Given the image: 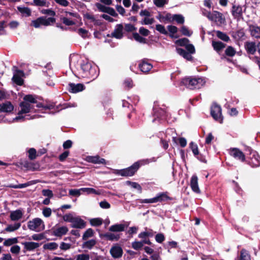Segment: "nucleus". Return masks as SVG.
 Wrapping results in <instances>:
<instances>
[{"label":"nucleus","instance_id":"f257e3e1","mask_svg":"<svg viewBox=\"0 0 260 260\" xmlns=\"http://www.w3.org/2000/svg\"><path fill=\"white\" fill-rule=\"evenodd\" d=\"M148 163V160H140L134 162L127 168L116 170V174L123 177H131L136 174L141 166Z\"/></svg>","mask_w":260,"mask_h":260},{"label":"nucleus","instance_id":"f03ea898","mask_svg":"<svg viewBox=\"0 0 260 260\" xmlns=\"http://www.w3.org/2000/svg\"><path fill=\"white\" fill-rule=\"evenodd\" d=\"M181 83L190 89H199L203 86L205 81L201 78L186 77L182 79Z\"/></svg>","mask_w":260,"mask_h":260},{"label":"nucleus","instance_id":"7ed1b4c3","mask_svg":"<svg viewBox=\"0 0 260 260\" xmlns=\"http://www.w3.org/2000/svg\"><path fill=\"white\" fill-rule=\"evenodd\" d=\"M82 76L83 78L94 79L98 76L96 68L89 62H84L81 64Z\"/></svg>","mask_w":260,"mask_h":260},{"label":"nucleus","instance_id":"20e7f679","mask_svg":"<svg viewBox=\"0 0 260 260\" xmlns=\"http://www.w3.org/2000/svg\"><path fill=\"white\" fill-rule=\"evenodd\" d=\"M19 107H20L21 110L18 112V114L19 115L18 116H16L14 119L16 121H18L19 120H22V121H24L25 119H29L30 118L28 117L29 115H26V116H27V117L26 118L25 117L21 116L20 115L22 114L28 113L34 111H36L34 105L29 104L24 101L20 103Z\"/></svg>","mask_w":260,"mask_h":260},{"label":"nucleus","instance_id":"39448f33","mask_svg":"<svg viewBox=\"0 0 260 260\" xmlns=\"http://www.w3.org/2000/svg\"><path fill=\"white\" fill-rule=\"evenodd\" d=\"M249 152V156L246 158L245 162L251 167L256 168L260 166V156L256 151L248 147L246 149Z\"/></svg>","mask_w":260,"mask_h":260},{"label":"nucleus","instance_id":"423d86ee","mask_svg":"<svg viewBox=\"0 0 260 260\" xmlns=\"http://www.w3.org/2000/svg\"><path fill=\"white\" fill-rule=\"evenodd\" d=\"M56 19L54 17L47 18L46 16H41L36 20H32L30 25L35 28H39L41 25L47 26L51 25V23L55 22Z\"/></svg>","mask_w":260,"mask_h":260},{"label":"nucleus","instance_id":"0eeeda50","mask_svg":"<svg viewBox=\"0 0 260 260\" xmlns=\"http://www.w3.org/2000/svg\"><path fill=\"white\" fill-rule=\"evenodd\" d=\"M210 114L213 119L220 123L223 122V116L221 114L220 106L215 103L211 107Z\"/></svg>","mask_w":260,"mask_h":260},{"label":"nucleus","instance_id":"6e6552de","mask_svg":"<svg viewBox=\"0 0 260 260\" xmlns=\"http://www.w3.org/2000/svg\"><path fill=\"white\" fill-rule=\"evenodd\" d=\"M229 154L234 158L241 162L246 161L245 154L238 148H231L229 149Z\"/></svg>","mask_w":260,"mask_h":260},{"label":"nucleus","instance_id":"1a4fd4ad","mask_svg":"<svg viewBox=\"0 0 260 260\" xmlns=\"http://www.w3.org/2000/svg\"><path fill=\"white\" fill-rule=\"evenodd\" d=\"M85 86L83 84L74 83H69L68 85L67 89L69 92L73 93H76L84 90Z\"/></svg>","mask_w":260,"mask_h":260},{"label":"nucleus","instance_id":"9d476101","mask_svg":"<svg viewBox=\"0 0 260 260\" xmlns=\"http://www.w3.org/2000/svg\"><path fill=\"white\" fill-rule=\"evenodd\" d=\"M123 25L122 24H118L116 25L113 32H112L111 35H107V37H113L117 39H121L123 37Z\"/></svg>","mask_w":260,"mask_h":260},{"label":"nucleus","instance_id":"9b49d317","mask_svg":"<svg viewBox=\"0 0 260 260\" xmlns=\"http://www.w3.org/2000/svg\"><path fill=\"white\" fill-rule=\"evenodd\" d=\"M95 5L100 11L108 13L113 17H117L118 16L117 13L113 8L106 7L100 3H96Z\"/></svg>","mask_w":260,"mask_h":260},{"label":"nucleus","instance_id":"f8f14e48","mask_svg":"<svg viewBox=\"0 0 260 260\" xmlns=\"http://www.w3.org/2000/svg\"><path fill=\"white\" fill-rule=\"evenodd\" d=\"M231 13L234 18L237 20L243 19L242 8L240 5H233Z\"/></svg>","mask_w":260,"mask_h":260},{"label":"nucleus","instance_id":"ddd939ff","mask_svg":"<svg viewBox=\"0 0 260 260\" xmlns=\"http://www.w3.org/2000/svg\"><path fill=\"white\" fill-rule=\"evenodd\" d=\"M24 75V73L22 70H16L13 76L12 81L17 85L21 86L24 83V80L22 78Z\"/></svg>","mask_w":260,"mask_h":260},{"label":"nucleus","instance_id":"4468645a","mask_svg":"<svg viewBox=\"0 0 260 260\" xmlns=\"http://www.w3.org/2000/svg\"><path fill=\"white\" fill-rule=\"evenodd\" d=\"M257 46L254 42L247 41L244 43V48L248 54L253 55L257 50Z\"/></svg>","mask_w":260,"mask_h":260},{"label":"nucleus","instance_id":"2eb2a0df","mask_svg":"<svg viewBox=\"0 0 260 260\" xmlns=\"http://www.w3.org/2000/svg\"><path fill=\"white\" fill-rule=\"evenodd\" d=\"M43 223V220L41 219L36 218L28 222L27 226L30 230L38 231L37 229Z\"/></svg>","mask_w":260,"mask_h":260},{"label":"nucleus","instance_id":"dca6fc26","mask_svg":"<svg viewBox=\"0 0 260 260\" xmlns=\"http://www.w3.org/2000/svg\"><path fill=\"white\" fill-rule=\"evenodd\" d=\"M152 67V64L148 62L146 59H142L139 64V68L140 71L144 73H148Z\"/></svg>","mask_w":260,"mask_h":260},{"label":"nucleus","instance_id":"f3484780","mask_svg":"<svg viewBox=\"0 0 260 260\" xmlns=\"http://www.w3.org/2000/svg\"><path fill=\"white\" fill-rule=\"evenodd\" d=\"M86 226V222L80 217H75L71 226L75 229H83Z\"/></svg>","mask_w":260,"mask_h":260},{"label":"nucleus","instance_id":"a211bd4d","mask_svg":"<svg viewBox=\"0 0 260 260\" xmlns=\"http://www.w3.org/2000/svg\"><path fill=\"white\" fill-rule=\"evenodd\" d=\"M190 186L192 190L196 193H200L201 190L198 185V178L196 175L192 176L190 179Z\"/></svg>","mask_w":260,"mask_h":260},{"label":"nucleus","instance_id":"6ab92c4d","mask_svg":"<svg viewBox=\"0 0 260 260\" xmlns=\"http://www.w3.org/2000/svg\"><path fill=\"white\" fill-rule=\"evenodd\" d=\"M110 252L112 257L115 258L121 257L123 254L122 249L118 245L113 246L111 248Z\"/></svg>","mask_w":260,"mask_h":260},{"label":"nucleus","instance_id":"aec40b11","mask_svg":"<svg viewBox=\"0 0 260 260\" xmlns=\"http://www.w3.org/2000/svg\"><path fill=\"white\" fill-rule=\"evenodd\" d=\"M86 160L91 163L103 164H106V160L103 158H101L99 155L96 156H88L86 157Z\"/></svg>","mask_w":260,"mask_h":260},{"label":"nucleus","instance_id":"412c9836","mask_svg":"<svg viewBox=\"0 0 260 260\" xmlns=\"http://www.w3.org/2000/svg\"><path fill=\"white\" fill-rule=\"evenodd\" d=\"M249 31L251 37L256 39L260 38V27L254 25H249Z\"/></svg>","mask_w":260,"mask_h":260},{"label":"nucleus","instance_id":"4be33fe9","mask_svg":"<svg viewBox=\"0 0 260 260\" xmlns=\"http://www.w3.org/2000/svg\"><path fill=\"white\" fill-rule=\"evenodd\" d=\"M14 109V106L10 102H6L0 104V112H11Z\"/></svg>","mask_w":260,"mask_h":260},{"label":"nucleus","instance_id":"5701e85b","mask_svg":"<svg viewBox=\"0 0 260 260\" xmlns=\"http://www.w3.org/2000/svg\"><path fill=\"white\" fill-rule=\"evenodd\" d=\"M38 182H39V181L38 180H31L30 181H28L25 183L19 184L18 185L10 184L8 186V187L11 188H15V189L22 188L26 187L31 185L32 184H36Z\"/></svg>","mask_w":260,"mask_h":260},{"label":"nucleus","instance_id":"b1692460","mask_svg":"<svg viewBox=\"0 0 260 260\" xmlns=\"http://www.w3.org/2000/svg\"><path fill=\"white\" fill-rule=\"evenodd\" d=\"M226 45L221 41H212V46L214 50L217 53H219L223 48L226 47Z\"/></svg>","mask_w":260,"mask_h":260},{"label":"nucleus","instance_id":"393cba45","mask_svg":"<svg viewBox=\"0 0 260 260\" xmlns=\"http://www.w3.org/2000/svg\"><path fill=\"white\" fill-rule=\"evenodd\" d=\"M68 231V228L67 226H63L53 230V235L56 237H61L66 235Z\"/></svg>","mask_w":260,"mask_h":260},{"label":"nucleus","instance_id":"a878e982","mask_svg":"<svg viewBox=\"0 0 260 260\" xmlns=\"http://www.w3.org/2000/svg\"><path fill=\"white\" fill-rule=\"evenodd\" d=\"M35 104H36V107L38 108H43L44 109L47 110H51V109H54V110H56L57 111H59L60 109H59L58 107H56V109H55V104L54 103L49 104H46L44 105L42 103L38 102L37 101V103H35Z\"/></svg>","mask_w":260,"mask_h":260},{"label":"nucleus","instance_id":"bb28decb","mask_svg":"<svg viewBox=\"0 0 260 260\" xmlns=\"http://www.w3.org/2000/svg\"><path fill=\"white\" fill-rule=\"evenodd\" d=\"M22 244L24 245V249L27 251L34 250L40 246L39 243L34 242H25Z\"/></svg>","mask_w":260,"mask_h":260},{"label":"nucleus","instance_id":"cd10ccee","mask_svg":"<svg viewBox=\"0 0 260 260\" xmlns=\"http://www.w3.org/2000/svg\"><path fill=\"white\" fill-rule=\"evenodd\" d=\"M126 226L124 224H115L111 225L109 230L112 232H120L125 230Z\"/></svg>","mask_w":260,"mask_h":260},{"label":"nucleus","instance_id":"c85d7f7f","mask_svg":"<svg viewBox=\"0 0 260 260\" xmlns=\"http://www.w3.org/2000/svg\"><path fill=\"white\" fill-rule=\"evenodd\" d=\"M105 237L107 240L113 241H117L120 239L119 235H115L113 233H107L103 235H100V237Z\"/></svg>","mask_w":260,"mask_h":260},{"label":"nucleus","instance_id":"c756f323","mask_svg":"<svg viewBox=\"0 0 260 260\" xmlns=\"http://www.w3.org/2000/svg\"><path fill=\"white\" fill-rule=\"evenodd\" d=\"M156 199V202H162L164 201H166L167 200H171L172 199L168 196V192H161L158 194L155 197Z\"/></svg>","mask_w":260,"mask_h":260},{"label":"nucleus","instance_id":"7c9ffc66","mask_svg":"<svg viewBox=\"0 0 260 260\" xmlns=\"http://www.w3.org/2000/svg\"><path fill=\"white\" fill-rule=\"evenodd\" d=\"M23 99V101L32 105L37 103V96L36 95L27 94L24 96Z\"/></svg>","mask_w":260,"mask_h":260},{"label":"nucleus","instance_id":"2f4dec72","mask_svg":"<svg viewBox=\"0 0 260 260\" xmlns=\"http://www.w3.org/2000/svg\"><path fill=\"white\" fill-rule=\"evenodd\" d=\"M23 213L20 210H16L12 211L10 214V218L13 221L20 219L22 216Z\"/></svg>","mask_w":260,"mask_h":260},{"label":"nucleus","instance_id":"473e14b6","mask_svg":"<svg viewBox=\"0 0 260 260\" xmlns=\"http://www.w3.org/2000/svg\"><path fill=\"white\" fill-rule=\"evenodd\" d=\"M215 32L217 38L222 41L225 42H229L230 41L229 36L226 33L220 30H217Z\"/></svg>","mask_w":260,"mask_h":260},{"label":"nucleus","instance_id":"72a5a7b5","mask_svg":"<svg viewBox=\"0 0 260 260\" xmlns=\"http://www.w3.org/2000/svg\"><path fill=\"white\" fill-rule=\"evenodd\" d=\"M20 164L21 167L25 169L26 170L34 171L35 170L34 167V166L35 165L34 164L31 162H29L28 160L22 161Z\"/></svg>","mask_w":260,"mask_h":260},{"label":"nucleus","instance_id":"f704fd0d","mask_svg":"<svg viewBox=\"0 0 260 260\" xmlns=\"http://www.w3.org/2000/svg\"><path fill=\"white\" fill-rule=\"evenodd\" d=\"M17 10L25 17H29L31 15V10L28 7H17Z\"/></svg>","mask_w":260,"mask_h":260},{"label":"nucleus","instance_id":"c9c22d12","mask_svg":"<svg viewBox=\"0 0 260 260\" xmlns=\"http://www.w3.org/2000/svg\"><path fill=\"white\" fill-rule=\"evenodd\" d=\"M236 50L232 46H228L224 51V54L228 57H232L235 55Z\"/></svg>","mask_w":260,"mask_h":260},{"label":"nucleus","instance_id":"e433bc0d","mask_svg":"<svg viewBox=\"0 0 260 260\" xmlns=\"http://www.w3.org/2000/svg\"><path fill=\"white\" fill-rule=\"evenodd\" d=\"M167 28L169 30V31L170 32V34L168 35L169 36V37L171 38H177L178 37V36H174V34H176L177 31H178V28L176 26H174V25H168L167 26Z\"/></svg>","mask_w":260,"mask_h":260},{"label":"nucleus","instance_id":"4c0bfd02","mask_svg":"<svg viewBox=\"0 0 260 260\" xmlns=\"http://www.w3.org/2000/svg\"><path fill=\"white\" fill-rule=\"evenodd\" d=\"M239 260H251L250 255L248 251L244 249H242L240 251Z\"/></svg>","mask_w":260,"mask_h":260},{"label":"nucleus","instance_id":"58836bf2","mask_svg":"<svg viewBox=\"0 0 260 260\" xmlns=\"http://www.w3.org/2000/svg\"><path fill=\"white\" fill-rule=\"evenodd\" d=\"M103 220L101 218H94L89 220L90 224L93 226H99L103 223Z\"/></svg>","mask_w":260,"mask_h":260},{"label":"nucleus","instance_id":"ea45409f","mask_svg":"<svg viewBox=\"0 0 260 260\" xmlns=\"http://www.w3.org/2000/svg\"><path fill=\"white\" fill-rule=\"evenodd\" d=\"M18 242L17 238H12L6 239L3 243L5 246H10Z\"/></svg>","mask_w":260,"mask_h":260},{"label":"nucleus","instance_id":"a19ab883","mask_svg":"<svg viewBox=\"0 0 260 260\" xmlns=\"http://www.w3.org/2000/svg\"><path fill=\"white\" fill-rule=\"evenodd\" d=\"M96 242L95 240L91 239L84 242L82 245V247L91 249L96 244Z\"/></svg>","mask_w":260,"mask_h":260},{"label":"nucleus","instance_id":"79ce46f5","mask_svg":"<svg viewBox=\"0 0 260 260\" xmlns=\"http://www.w3.org/2000/svg\"><path fill=\"white\" fill-rule=\"evenodd\" d=\"M80 190H82L83 192H86L87 194L100 195L101 193L100 190H95L93 188H80Z\"/></svg>","mask_w":260,"mask_h":260},{"label":"nucleus","instance_id":"37998d69","mask_svg":"<svg viewBox=\"0 0 260 260\" xmlns=\"http://www.w3.org/2000/svg\"><path fill=\"white\" fill-rule=\"evenodd\" d=\"M189 42V40L186 38H181L176 40L175 43L179 46L185 47Z\"/></svg>","mask_w":260,"mask_h":260},{"label":"nucleus","instance_id":"c03bdc74","mask_svg":"<svg viewBox=\"0 0 260 260\" xmlns=\"http://www.w3.org/2000/svg\"><path fill=\"white\" fill-rule=\"evenodd\" d=\"M213 14L215 18L217 19L220 23L222 24L225 22V18L223 17V14L217 11H214L213 12Z\"/></svg>","mask_w":260,"mask_h":260},{"label":"nucleus","instance_id":"a18cd8bd","mask_svg":"<svg viewBox=\"0 0 260 260\" xmlns=\"http://www.w3.org/2000/svg\"><path fill=\"white\" fill-rule=\"evenodd\" d=\"M20 226V223H16L14 225L10 224L5 229V231L8 232H14L18 230Z\"/></svg>","mask_w":260,"mask_h":260},{"label":"nucleus","instance_id":"49530a36","mask_svg":"<svg viewBox=\"0 0 260 260\" xmlns=\"http://www.w3.org/2000/svg\"><path fill=\"white\" fill-rule=\"evenodd\" d=\"M172 20H175L178 24H183L184 22V18L181 14H174L172 17Z\"/></svg>","mask_w":260,"mask_h":260},{"label":"nucleus","instance_id":"de8ad7c7","mask_svg":"<svg viewBox=\"0 0 260 260\" xmlns=\"http://www.w3.org/2000/svg\"><path fill=\"white\" fill-rule=\"evenodd\" d=\"M58 247V244L55 242H51L44 245L43 248L45 249H49L51 250H55Z\"/></svg>","mask_w":260,"mask_h":260},{"label":"nucleus","instance_id":"09e8293b","mask_svg":"<svg viewBox=\"0 0 260 260\" xmlns=\"http://www.w3.org/2000/svg\"><path fill=\"white\" fill-rule=\"evenodd\" d=\"M93 230L91 228H89L83 234V235L82 236V239L83 240H86L88 238L92 237V236H93Z\"/></svg>","mask_w":260,"mask_h":260},{"label":"nucleus","instance_id":"8fccbe9b","mask_svg":"<svg viewBox=\"0 0 260 260\" xmlns=\"http://www.w3.org/2000/svg\"><path fill=\"white\" fill-rule=\"evenodd\" d=\"M133 36L134 39L141 43L145 44L146 43V40L145 38H143L139 35V34L137 32H134L133 34Z\"/></svg>","mask_w":260,"mask_h":260},{"label":"nucleus","instance_id":"3c124183","mask_svg":"<svg viewBox=\"0 0 260 260\" xmlns=\"http://www.w3.org/2000/svg\"><path fill=\"white\" fill-rule=\"evenodd\" d=\"M28 158L30 160H34L36 158L37 153L36 150L34 148H31L28 150Z\"/></svg>","mask_w":260,"mask_h":260},{"label":"nucleus","instance_id":"603ef678","mask_svg":"<svg viewBox=\"0 0 260 260\" xmlns=\"http://www.w3.org/2000/svg\"><path fill=\"white\" fill-rule=\"evenodd\" d=\"M60 20L62 22L67 26H71L75 24V22L67 17H61L60 18Z\"/></svg>","mask_w":260,"mask_h":260},{"label":"nucleus","instance_id":"864d4df0","mask_svg":"<svg viewBox=\"0 0 260 260\" xmlns=\"http://www.w3.org/2000/svg\"><path fill=\"white\" fill-rule=\"evenodd\" d=\"M189 147L191 149L194 156H197V155H199V151L198 150V146L196 144L193 142H190L189 143Z\"/></svg>","mask_w":260,"mask_h":260},{"label":"nucleus","instance_id":"5fc2aeb1","mask_svg":"<svg viewBox=\"0 0 260 260\" xmlns=\"http://www.w3.org/2000/svg\"><path fill=\"white\" fill-rule=\"evenodd\" d=\"M155 28L157 31L163 35H168V32L166 30L165 26L161 24H156Z\"/></svg>","mask_w":260,"mask_h":260},{"label":"nucleus","instance_id":"6e6d98bb","mask_svg":"<svg viewBox=\"0 0 260 260\" xmlns=\"http://www.w3.org/2000/svg\"><path fill=\"white\" fill-rule=\"evenodd\" d=\"M126 184L128 185H131L132 187L137 189L139 190H142V187L141 185L137 182H132L131 181H127Z\"/></svg>","mask_w":260,"mask_h":260},{"label":"nucleus","instance_id":"4d7b16f0","mask_svg":"<svg viewBox=\"0 0 260 260\" xmlns=\"http://www.w3.org/2000/svg\"><path fill=\"white\" fill-rule=\"evenodd\" d=\"M132 248L136 250H139L143 246V243L141 241H134L132 244Z\"/></svg>","mask_w":260,"mask_h":260},{"label":"nucleus","instance_id":"13d9d810","mask_svg":"<svg viewBox=\"0 0 260 260\" xmlns=\"http://www.w3.org/2000/svg\"><path fill=\"white\" fill-rule=\"evenodd\" d=\"M180 31L183 35L185 36L190 37L192 35V32H190L185 26H182L181 27Z\"/></svg>","mask_w":260,"mask_h":260},{"label":"nucleus","instance_id":"bf43d9fd","mask_svg":"<svg viewBox=\"0 0 260 260\" xmlns=\"http://www.w3.org/2000/svg\"><path fill=\"white\" fill-rule=\"evenodd\" d=\"M70 151L69 150H66L63 153L60 154L58 156V159L60 161H64L68 156L69 155Z\"/></svg>","mask_w":260,"mask_h":260},{"label":"nucleus","instance_id":"052dcab7","mask_svg":"<svg viewBox=\"0 0 260 260\" xmlns=\"http://www.w3.org/2000/svg\"><path fill=\"white\" fill-rule=\"evenodd\" d=\"M155 239L159 243H162L165 240V237L162 233H158L155 235Z\"/></svg>","mask_w":260,"mask_h":260},{"label":"nucleus","instance_id":"680f3d73","mask_svg":"<svg viewBox=\"0 0 260 260\" xmlns=\"http://www.w3.org/2000/svg\"><path fill=\"white\" fill-rule=\"evenodd\" d=\"M80 189H71L69 190V195L74 196V197H78L81 194Z\"/></svg>","mask_w":260,"mask_h":260},{"label":"nucleus","instance_id":"e2e57ef3","mask_svg":"<svg viewBox=\"0 0 260 260\" xmlns=\"http://www.w3.org/2000/svg\"><path fill=\"white\" fill-rule=\"evenodd\" d=\"M124 29L126 32H129L135 31L137 28L131 24H125Z\"/></svg>","mask_w":260,"mask_h":260},{"label":"nucleus","instance_id":"0e129e2a","mask_svg":"<svg viewBox=\"0 0 260 260\" xmlns=\"http://www.w3.org/2000/svg\"><path fill=\"white\" fill-rule=\"evenodd\" d=\"M10 251L13 254H18L20 251V247L17 245H13L11 247Z\"/></svg>","mask_w":260,"mask_h":260},{"label":"nucleus","instance_id":"69168bd1","mask_svg":"<svg viewBox=\"0 0 260 260\" xmlns=\"http://www.w3.org/2000/svg\"><path fill=\"white\" fill-rule=\"evenodd\" d=\"M75 217L71 213L67 214L62 216V218L64 221L72 223Z\"/></svg>","mask_w":260,"mask_h":260},{"label":"nucleus","instance_id":"338daca9","mask_svg":"<svg viewBox=\"0 0 260 260\" xmlns=\"http://www.w3.org/2000/svg\"><path fill=\"white\" fill-rule=\"evenodd\" d=\"M124 87L126 89L128 90L133 86V81L131 79H126L124 82Z\"/></svg>","mask_w":260,"mask_h":260},{"label":"nucleus","instance_id":"774afa93","mask_svg":"<svg viewBox=\"0 0 260 260\" xmlns=\"http://www.w3.org/2000/svg\"><path fill=\"white\" fill-rule=\"evenodd\" d=\"M187 52L190 53V54H194L196 52V49L194 46L192 44H187V45L185 46Z\"/></svg>","mask_w":260,"mask_h":260}]
</instances>
